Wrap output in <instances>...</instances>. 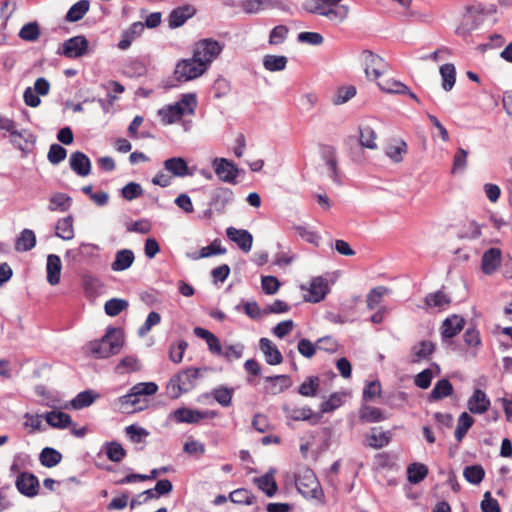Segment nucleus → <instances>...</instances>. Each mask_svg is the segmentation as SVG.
<instances>
[{
    "label": "nucleus",
    "mask_w": 512,
    "mask_h": 512,
    "mask_svg": "<svg viewBox=\"0 0 512 512\" xmlns=\"http://www.w3.org/2000/svg\"><path fill=\"white\" fill-rule=\"evenodd\" d=\"M124 335L120 328H109L101 340L89 343V351L95 358H108L120 352Z\"/></svg>",
    "instance_id": "f257e3e1"
},
{
    "label": "nucleus",
    "mask_w": 512,
    "mask_h": 512,
    "mask_svg": "<svg viewBox=\"0 0 512 512\" xmlns=\"http://www.w3.org/2000/svg\"><path fill=\"white\" fill-rule=\"evenodd\" d=\"M0 130L4 131V136L7 134L11 138V143L21 151L25 150L22 141L31 145L35 143V137L32 133L27 130H19L17 123L6 116L0 115Z\"/></svg>",
    "instance_id": "423d86ee"
},
{
    "label": "nucleus",
    "mask_w": 512,
    "mask_h": 512,
    "mask_svg": "<svg viewBox=\"0 0 512 512\" xmlns=\"http://www.w3.org/2000/svg\"><path fill=\"white\" fill-rule=\"evenodd\" d=\"M213 169L218 178L225 183L235 184L239 174L237 166L226 158H215Z\"/></svg>",
    "instance_id": "9d476101"
},
{
    "label": "nucleus",
    "mask_w": 512,
    "mask_h": 512,
    "mask_svg": "<svg viewBox=\"0 0 512 512\" xmlns=\"http://www.w3.org/2000/svg\"><path fill=\"white\" fill-rule=\"evenodd\" d=\"M259 347L269 365H279L283 362V356L277 346L268 338H261Z\"/></svg>",
    "instance_id": "4468645a"
},
{
    "label": "nucleus",
    "mask_w": 512,
    "mask_h": 512,
    "mask_svg": "<svg viewBox=\"0 0 512 512\" xmlns=\"http://www.w3.org/2000/svg\"><path fill=\"white\" fill-rule=\"evenodd\" d=\"M198 368H187L173 376L166 386V393L171 399L179 398L183 393L192 390L199 378Z\"/></svg>",
    "instance_id": "7ed1b4c3"
},
{
    "label": "nucleus",
    "mask_w": 512,
    "mask_h": 512,
    "mask_svg": "<svg viewBox=\"0 0 512 512\" xmlns=\"http://www.w3.org/2000/svg\"><path fill=\"white\" fill-rule=\"evenodd\" d=\"M223 44L212 38H205L197 41L193 46V56L199 63L204 64L206 69L220 55Z\"/></svg>",
    "instance_id": "39448f33"
},
{
    "label": "nucleus",
    "mask_w": 512,
    "mask_h": 512,
    "mask_svg": "<svg viewBox=\"0 0 512 512\" xmlns=\"http://www.w3.org/2000/svg\"><path fill=\"white\" fill-rule=\"evenodd\" d=\"M193 332L197 337L206 341L208 349L212 354L217 356L222 355V346L220 341L212 332L202 327H195Z\"/></svg>",
    "instance_id": "4be33fe9"
},
{
    "label": "nucleus",
    "mask_w": 512,
    "mask_h": 512,
    "mask_svg": "<svg viewBox=\"0 0 512 512\" xmlns=\"http://www.w3.org/2000/svg\"><path fill=\"white\" fill-rule=\"evenodd\" d=\"M207 71L204 64L196 61L194 56L177 62L174 77L178 82H188L202 76Z\"/></svg>",
    "instance_id": "0eeeda50"
},
{
    "label": "nucleus",
    "mask_w": 512,
    "mask_h": 512,
    "mask_svg": "<svg viewBox=\"0 0 512 512\" xmlns=\"http://www.w3.org/2000/svg\"><path fill=\"white\" fill-rule=\"evenodd\" d=\"M341 0H306L303 3L305 11L325 16L330 20L343 21L348 15V7L339 3Z\"/></svg>",
    "instance_id": "f03ea898"
},
{
    "label": "nucleus",
    "mask_w": 512,
    "mask_h": 512,
    "mask_svg": "<svg viewBox=\"0 0 512 512\" xmlns=\"http://www.w3.org/2000/svg\"><path fill=\"white\" fill-rule=\"evenodd\" d=\"M95 398L91 391H83L72 400L71 404L75 409H81L90 406Z\"/></svg>",
    "instance_id": "69168bd1"
},
{
    "label": "nucleus",
    "mask_w": 512,
    "mask_h": 512,
    "mask_svg": "<svg viewBox=\"0 0 512 512\" xmlns=\"http://www.w3.org/2000/svg\"><path fill=\"white\" fill-rule=\"evenodd\" d=\"M226 249L221 246V242L219 239H215L212 241V243L208 246L203 247L200 250V254L196 259L198 258H207L218 254H225Z\"/></svg>",
    "instance_id": "0e129e2a"
},
{
    "label": "nucleus",
    "mask_w": 512,
    "mask_h": 512,
    "mask_svg": "<svg viewBox=\"0 0 512 512\" xmlns=\"http://www.w3.org/2000/svg\"><path fill=\"white\" fill-rule=\"evenodd\" d=\"M128 302L125 299L112 298L106 301L104 305L105 313L109 316H117L128 308Z\"/></svg>",
    "instance_id": "603ef678"
},
{
    "label": "nucleus",
    "mask_w": 512,
    "mask_h": 512,
    "mask_svg": "<svg viewBox=\"0 0 512 512\" xmlns=\"http://www.w3.org/2000/svg\"><path fill=\"white\" fill-rule=\"evenodd\" d=\"M61 459V453L55 450L54 448L50 447L44 448L41 451L39 457L40 463L47 468L56 466L58 463H60Z\"/></svg>",
    "instance_id": "49530a36"
},
{
    "label": "nucleus",
    "mask_w": 512,
    "mask_h": 512,
    "mask_svg": "<svg viewBox=\"0 0 512 512\" xmlns=\"http://www.w3.org/2000/svg\"><path fill=\"white\" fill-rule=\"evenodd\" d=\"M328 286L323 278L318 277L312 280L308 290L309 295L306 300L309 302L317 303L323 300L327 294Z\"/></svg>",
    "instance_id": "393cba45"
},
{
    "label": "nucleus",
    "mask_w": 512,
    "mask_h": 512,
    "mask_svg": "<svg viewBox=\"0 0 512 512\" xmlns=\"http://www.w3.org/2000/svg\"><path fill=\"white\" fill-rule=\"evenodd\" d=\"M465 320L459 315L446 318L441 326V335L444 339L455 337L464 327Z\"/></svg>",
    "instance_id": "6ab92c4d"
},
{
    "label": "nucleus",
    "mask_w": 512,
    "mask_h": 512,
    "mask_svg": "<svg viewBox=\"0 0 512 512\" xmlns=\"http://www.w3.org/2000/svg\"><path fill=\"white\" fill-rule=\"evenodd\" d=\"M474 424V419L467 412H463L458 419V424L455 430V438L458 442L462 441L468 430Z\"/></svg>",
    "instance_id": "09e8293b"
},
{
    "label": "nucleus",
    "mask_w": 512,
    "mask_h": 512,
    "mask_svg": "<svg viewBox=\"0 0 512 512\" xmlns=\"http://www.w3.org/2000/svg\"><path fill=\"white\" fill-rule=\"evenodd\" d=\"M254 483L268 497L274 496L278 490V485L276 483L275 477L271 472H268L258 478H255Z\"/></svg>",
    "instance_id": "c85d7f7f"
},
{
    "label": "nucleus",
    "mask_w": 512,
    "mask_h": 512,
    "mask_svg": "<svg viewBox=\"0 0 512 512\" xmlns=\"http://www.w3.org/2000/svg\"><path fill=\"white\" fill-rule=\"evenodd\" d=\"M36 245L35 233L30 229H24L15 243V249L17 251H30Z\"/></svg>",
    "instance_id": "c9c22d12"
},
{
    "label": "nucleus",
    "mask_w": 512,
    "mask_h": 512,
    "mask_svg": "<svg viewBox=\"0 0 512 512\" xmlns=\"http://www.w3.org/2000/svg\"><path fill=\"white\" fill-rule=\"evenodd\" d=\"M134 259V253L131 250H119L115 255V259L111 264V268L113 271H124L133 264Z\"/></svg>",
    "instance_id": "cd10ccee"
},
{
    "label": "nucleus",
    "mask_w": 512,
    "mask_h": 512,
    "mask_svg": "<svg viewBox=\"0 0 512 512\" xmlns=\"http://www.w3.org/2000/svg\"><path fill=\"white\" fill-rule=\"evenodd\" d=\"M377 85L385 93L405 94L406 92H408L407 85L394 79H385L379 81L377 82Z\"/></svg>",
    "instance_id": "c03bdc74"
},
{
    "label": "nucleus",
    "mask_w": 512,
    "mask_h": 512,
    "mask_svg": "<svg viewBox=\"0 0 512 512\" xmlns=\"http://www.w3.org/2000/svg\"><path fill=\"white\" fill-rule=\"evenodd\" d=\"M120 409L125 413L141 411L147 407V400L140 396L133 395L132 391L119 398Z\"/></svg>",
    "instance_id": "a211bd4d"
},
{
    "label": "nucleus",
    "mask_w": 512,
    "mask_h": 512,
    "mask_svg": "<svg viewBox=\"0 0 512 512\" xmlns=\"http://www.w3.org/2000/svg\"><path fill=\"white\" fill-rule=\"evenodd\" d=\"M454 388L448 379L438 380L428 396L429 402H436L453 394Z\"/></svg>",
    "instance_id": "b1692460"
},
{
    "label": "nucleus",
    "mask_w": 512,
    "mask_h": 512,
    "mask_svg": "<svg viewBox=\"0 0 512 512\" xmlns=\"http://www.w3.org/2000/svg\"><path fill=\"white\" fill-rule=\"evenodd\" d=\"M265 381L270 383L267 387V391L273 395L284 392L292 384L288 375L267 376Z\"/></svg>",
    "instance_id": "a878e982"
},
{
    "label": "nucleus",
    "mask_w": 512,
    "mask_h": 512,
    "mask_svg": "<svg viewBox=\"0 0 512 512\" xmlns=\"http://www.w3.org/2000/svg\"><path fill=\"white\" fill-rule=\"evenodd\" d=\"M56 236L63 240H71L74 237L73 217L67 216L59 219L56 227Z\"/></svg>",
    "instance_id": "e433bc0d"
},
{
    "label": "nucleus",
    "mask_w": 512,
    "mask_h": 512,
    "mask_svg": "<svg viewBox=\"0 0 512 512\" xmlns=\"http://www.w3.org/2000/svg\"><path fill=\"white\" fill-rule=\"evenodd\" d=\"M47 282L50 285H57L60 282L61 270H62V262L58 255L50 254L47 257Z\"/></svg>",
    "instance_id": "412c9836"
},
{
    "label": "nucleus",
    "mask_w": 512,
    "mask_h": 512,
    "mask_svg": "<svg viewBox=\"0 0 512 512\" xmlns=\"http://www.w3.org/2000/svg\"><path fill=\"white\" fill-rule=\"evenodd\" d=\"M463 477L470 484L478 485L485 477V470L479 464L466 466L463 470Z\"/></svg>",
    "instance_id": "79ce46f5"
},
{
    "label": "nucleus",
    "mask_w": 512,
    "mask_h": 512,
    "mask_svg": "<svg viewBox=\"0 0 512 512\" xmlns=\"http://www.w3.org/2000/svg\"><path fill=\"white\" fill-rule=\"evenodd\" d=\"M320 385V379L317 376L308 377L298 389V392L305 397L315 396Z\"/></svg>",
    "instance_id": "864d4df0"
},
{
    "label": "nucleus",
    "mask_w": 512,
    "mask_h": 512,
    "mask_svg": "<svg viewBox=\"0 0 512 512\" xmlns=\"http://www.w3.org/2000/svg\"><path fill=\"white\" fill-rule=\"evenodd\" d=\"M424 302L428 308H437L439 310H444L451 304V299L443 291L438 290L436 292L429 293L428 295H426Z\"/></svg>",
    "instance_id": "c756f323"
},
{
    "label": "nucleus",
    "mask_w": 512,
    "mask_h": 512,
    "mask_svg": "<svg viewBox=\"0 0 512 512\" xmlns=\"http://www.w3.org/2000/svg\"><path fill=\"white\" fill-rule=\"evenodd\" d=\"M365 74L369 80H378L389 70L388 63L370 50L363 51Z\"/></svg>",
    "instance_id": "6e6552de"
},
{
    "label": "nucleus",
    "mask_w": 512,
    "mask_h": 512,
    "mask_svg": "<svg viewBox=\"0 0 512 512\" xmlns=\"http://www.w3.org/2000/svg\"><path fill=\"white\" fill-rule=\"evenodd\" d=\"M39 35V26L35 22L25 24L19 32V37L26 41H35L38 39Z\"/></svg>",
    "instance_id": "680f3d73"
},
{
    "label": "nucleus",
    "mask_w": 512,
    "mask_h": 512,
    "mask_svg": "<svg viewBox=\"0 0 512 512\" xmlns=\"http://www.w3.org/2000/svg\"><path fill=\"white\" fill-rule=\"evenodd\" d=\"M89 42L84 36H74L63 43L62 54L67 58H79L88 51Z\"/></svg>",
    "instance_id": "9b49d317"
},
{
    "label": "nucleus",
    "mask_w": 512,
    "mask_h": 512,
    "mask_svg": "<svg viewBox=\"0 0 512 512\" xmlns=\"http://www.w3.org/2000/svg\"><path fill=\"white\" fill-rule=\"evenodd\" d=\"M367 440L370 447L380 449L389 444L391 435L389 432H377L376 428H373Z\"/></svg>",
    "instance_id": "8fccbe9b"
},
{
    "label": "nucleus",
    "mask_w": 512,
    "mask_h": 512,
    "mask_svg": "<svg viewBox=\"0 0 512 512\" xmlns=\"http://www.w3.org/2000/svg\"><path fill=\"white\" fill-rule=\"evenodd\" d=\"M501 263V250L498 248L488 249L482 256L481 266L485 274L494 273Z\"/></svg>",
    "instance_id": "aec40b11"
},
{
    "label": "nucleus",
    "mask_w": 512,
    "mask_h": 512,
    "mask_svg": "<svg viewBox=\"0 0 512 512\" xmlns=\"http://www.w3.org/2000/svg\"><path fill=\"white\" fill-rule=\"evenodd\" d=\"M435 351V345L433 342L423 340L412 347L413 356L416 358L415 361L421 359H428Z\"/></svg>",
    "instance_id": "a18cd8bd"
},
{
    "label": "nucleus",
    "mask_w": 512,
    "mask_h": 512,
    "mask_svg": "<svg viewBox=\"0 0 512 512\" xmlns=\"http://www.w3.org/2000/svg\"><path fill=\"white\" fill-rule=\"evenodd\" d=\"M407 143L402 140H394L386 147V155L395 163H400L404 155L407 153Z\"/></svg>",
    "instance_id": "2f4dec72"
},
{
    "label": "nucleus",
    "mask_w": 512,
    "mask_h": 512,
    "mask_svg": "<svg viewBox=\"0 0 512 512\" xmlns=\"http://www.w3.org/2000/svg\"><path fill=\"white\" fill-rule=\"evenodd\" d=\"M288 63V59L283 55L267 54L263 57V66L270 72L283 71Z\"/></svg>",
    "instance_id": "f704fd0d"
},
{
    "label": "nucleus",
    "mask_w": 512,
    "mask_h": 512,
    "mask_svg": "<svg viewBox=\"0 0 512 512\" xmlns=\"http://www.w3.org/2000/svg\"><path fill=\"white\" fill-rule=\"evenodd\" d=\"M233 503L252 505L256 502V497L253 493L245 488L236 489L229 495Z\"/></svg>",
    "instance_id": "3c124183"
},
{
    "label": "nucleus",
    "mask_w": 512,
    "mask_h": 512,
    "mask_svg": "<svg viewBox=\"0 0 512 512\" xmlns=\"http://www.w3.org/2000/svg\"><path fill=\"white\" fill-rule=\"evenodd\" d=\"M185 114H187L186 108H180V104L169 105L166 108L159 110V115L165 124L177 122Z\"/></svg>",
    "instance_id": "7c9ffc66"
},
{
    "label": "nucleus",
    "mask_w": 512,
    "mask_h": 512,
    "mask_svg": "<svg viewBox=\"0 0 512 512\" xmlns=\"http://www.w3.org/2000/svg\"><path fill=\"white\" fill-rule=\"evenodd\" d=\"M467 406L471 413L482 414L488 410L490 400L484 391L475 389L472 396L468 399Z\"/></svg>",
    "instance_id": "dca6fc26"
},
{
    "label": "nucleus",
    "mask_w": 512,
    "mask_h": 512,
    "mask_svg": "<svg viewBox=\"0 0 512 512\" xmlns=\"http://www.w3.org/2000/svg\"><path fill=\"white\" fill-rule=\"evenodd\" d=\"M481 510L482 512H501L498 501L492 498L489 491L484 494V498L481 502Z\"/></svg>",
    "instance_id": "774afa93"
},
{
    "label": "nucleus",
    "mask_w": 512,
    "mask_h": 512,
    "mask_svg": "<svg viewBox=\"0 0 512 512\" xmlns=\"http://www.w3.org/2000/svg\"><path fill=\"white\" fill-rule=\"evenodd\" d=\"M284 411L290 419L295 421L311 420L314 416L313 411L307 406L299 408H289L285 406Z\"/></svg>",
    "instance_id": "5fc2aeb1"
},
{
    "label": "nucleus",
    "mask_w": 512,
    "mask_h": 512,
    "mask_svg": "<svg viewBox=\"0 0 512 512\" xmlns=\"http://www.w3.org/2000/svg\"><path fill=\"white\" fill-rule=\"evenodd\" d=\"M121 194L124 199L132 201L143 195V189L139 183L129 182L122 188Z\"/></svg>",
    "instance_id": "bf43d9fd"
},
{
    "label": "nucleus",
    "mask_w": 512,
    "mask_h": 512,
    "mask_svg": "<svg viewBox=\"0 0 512 512\" xmlns=\"http://www.w3.org/2000/svg\"><path fill=\"white\" fill-rule=\"evenodd\" d=\"M428 475V468L422 463H412L407 468V478L412 484H418Z\"/></svg>",
    "instance_id": "4c0bfd02"
},
{
    "label": "nucleus",
    "mask_w": 512,
    "mask_h": 512,
    "mask_svg": "<svg viewBox=\"0 0 512 512\" xmlns=\"http://www.w3.org/2000/svg\"><path fill=\"white\" fill-rule=\"evenodd\" d=\"M289 29L285 25H278L274 27L269 35V44L270 45H280L282 44L288 36Z\"/></svg>",
    "instance_id": "052dcab7"
},
{
    "label": "nucleus",
    "mask_w": 512,
    "mask_h": 512,
    "mask_svg": "<svg viewBox=\"0 0 512 512\" xmlns=\"http://www.w3.org/2000/svg\"><path fill=\"white\" fill-rule=\"evenodd\" d=\"M295 484L299 493L306 499L324 501V492L315 473L310 468H303L296 476Z\"/></svg>",
    "instance_id": "20e7f679"
},
{
    "label": "nucleus",
    "mask_w": 512,
    "mask_h": 512,
    "mask_svg": "<svg viewBox=\"0 0 512 512\" xmlns=\"http://www.w3.org/2000/svg\"><path fill=\"white\" fill-rule=\"evenodd\" d=\"M67 150L59 144H52L49 148L47 158L52 165H58L65 160Z\"/></svg>",
    "instance_id": "13d9d810"
},
{
    "label": "nucleus",
    "mask_w": 512,
    "mask_h": 512,
    "mask_svg": "<svg viewBox=\"0 0 512 512\" xmlns=\"http://www.w3.org/2000/svg\"><path fill=\"white\" fill-rule=\"evenodd\" d=\"M130 391H132V396L136 395L143 398L145 396H152L156 394L158 386L154 382H141L135 384Z\"/></svg>",
    "instance_id": "6e6d98bb"
},
{
    "label": "nucleus",
    "mask_w": 512,
    "mask_h": 512,
    "mask_svg": "<svg viewBox=\"0 0 512 512\" xmlns=\"http://www.w3.org/2000/svg\"><path fill=\"white\" fill-rule=\"evenodd\" d=\"M389 292L390 290L385 286H377L371 289L366 299L367 308L370 310L376 308Z\"/></svg>",
    "instance_id": "de8ad7c7"
},
{
    "label": "nucleus",
    "mask_w": 512,
    "mask_h": 512,
    "mask_svg": "<svg viewBox=\"0 0 512 512\" xmlns=\"http://www.w3.org/2000/svg\"><path fill=\"white\" fill-rule=\"evenodd\" d=\"M188 347V343L185 340H179L169 348V358L174 363H180L183 359L185 350Z\"/></svg>",
    "instance_id": "e2e57ef3"
},
{
    "label": "nucleus",
    "mask_w": 512,
    "mask_h": 512,
    "mask_svg": "<svg viewBox=\"0 0 512 512\" xmlns=\"http://www.w3.org/2000/svg\"><path fill=\"white\" fill-rule=\"evenodd\" d=\"M164 168L175 177H184L192 175L189 172L187 162L182 157H172L164 161Z\"/></svg>",
    "instance_id": "5701e85b"
},
{
    "label": "nucleus",
    "mask_w": 512,
    "mask_h": 512,
    "mask_svg": "<svg viewBox=\"0 0 512 512\" xmlns=\"http://www.w3.org/2000/svg\"><path fill=\"white\" fill-rule=\"evenodd\" d=\"M233 198L234 193L231 189L219 187L213 192L210 204L217 209H223L233 201Z\"/></svg>",
    "instance_id": "bb28decb"
},
{
    "label": "nucleus",
    "mask_w": 512,
    "mask_h": 512,
    "mask_svg": "<svg viewBox=\"0 0 512 512\" xmlns=\"http://www.w3.org/2000/svg\"><path fill=\"white\" fill-rule=\"evenodd\" d=\"M90 7L88 0H80L73 4L66 14V20L69 22H77L81 20L88 12Z\"/></svg>",
    "instance_id": "ea45409f"
},
{
    "label": "nucleus",
    "mask_w": 512,
    "mask_h": 512,
    "mask_svg": "<svg viewBox=\"0 0 512 512\" xmlns=\"http://www.w3.org/2000/svg\"><path fill=\"white\" fill-rule=\"evenodd\" d=\"M215 416L216 413L213 411H199L187 407H180L171 412L169 418L176 423L197 424L203 419L214 418Z\"/></svg>",
    "instance_id": "1a4fd4ad"
},
{
    "label": "nucleus",
    "mask_w": 512,
    "mask_h": 512,
    "mask_svg": "<svg viewBox=\"0 0 512 512\" xmlns=\"http://www.w3.org/2000/svg\"><path fill=\"white\" fill-rule=\"evenodd\" d=\"M106 455L113 462H120L126 455V451L120 443L110 442L106 444Z\"/></svg>",
    "instance_id": "4d7b16f0"
},
{
    "label": "nucleus",
    "mask_w": 512,
    "mask_h": 512,
    "mask_svg": "<svg viewBox=\"0 0 512 512\" xmlns=\"http://www.w3.org/2000/svg\"><path fill=\"white\" fill-rule=\"evenodd\" d=\"M362 422L375 423L385 420V416L381 409L373 406H362L359 412Z\"/></svg>",
    "instance_id": "a19ab883"
},
{
    "label": "nucleus",
    "mask_w": 512,
    "mask_h": 512,
    "mask_svg": "<svg viewBox=\"0 0 512 512\" xmlns=\"http://www.w3.org/2000/svg\"><path fill=\"white\" fill-rule=\"evenodd\" d=\"M196 9L191 5L178 7L169 14L168 22L171 28L182 26L189 18L194 16Z\"/></svg>",
    "instance_id": "f3484780"
},
{
    "label": "nucleus",
    "mask_w": 512,
    "mask_h": 512,
    "mask_svg": "<svg viewBox=\"0 0 512 512\" xmlns=\"http://www.w3.org/2000/svg\"><path fill=\"white\" fill-rule=\"evenodd\" d=\"M377 133L370 126L359 127V144L362 148L376 150Z\"/></svg>",
    "instance_id": "72a5a7b5"
},
{
    "label": "nucleus",
    "mask_w": 512,
    "mask_h": 512,
    "mask_svg": "<svg viewBox=\"0 0 512 512\" xmlns=\"http://www.w3.org/2000/svg\"><path fill=\"white\" fill-rule=\"evenodd\" d=\"M72 199L65 193H55L49 199L48 209L50 211H66L71 206Z\"/></svg>",
    "instance_id": "37998d69"
},
{
    "label": "nucleus",
    "mask_w": 512,
    "mask_h": 512,
    "mask_svg": "<svg viewBox=\"0 0 512 512\" xmlns=\"http://www.w3.org/2000/svg\"><path fill=\"white\" fill-rule=\"evenodd\" d=\"M45 420L50 426L58 429H64L72 423L71 416L62 411L47 412Z\"/></svg>",
    "instance_id": "473e14b6"
},
{
    "label": "nucleus",
    "mask_w": 512,
    "mask_h": 512,
    "mask_svg": "<svg viewBox=\"0 0 512 512\" xmlns=\"http://www.w3.org/2000/svg\"><path fill=\"white\" fill-rule=\"evenodd\" d=\"M226 235L232 242H235L243 252L248 253L251 250L253 236L248 230L229 227L226 230Z\"/></svg>",
    "instance_id": "ddd939ff"
},
{
    "label": "nucleus",
    "mask_w": 512,
    "mask_h": 512,
    "mask_svg": "<svg viewBox=\"0 0 512 512\" xmlns=\"http://www.w3.org/2000/svg\"><path fill=\"white\" fill-rule=\"evenodd\" d=\"M440 75L442 78V88L450 91L456 82V69L451 63L444 64L440 67Z\"/></svg>",
    "instance_id": "58836bf2"
},
{
    "label": "nucleus",
    "mask_w": 512,
    "mask_h": 512,
    "mask_svg": "<svg viewBox=\"0 0 512 512\" xmlns=\"http://www.w3.org/2000/svg\"><path fill=\"white\" fill-rule=\"evenodd\" d=\"M17 490L26 497H34L38 494V478L31 473L21 472L15 482Z\"/></svg>",
    "instance_id": "f8f14e48"
},
{
    "label": "nucleus",
    "mask_w": 512,
    "mask_h": 512,
    "mask_svg": "<svg viewBox=\"0 0 512 512\" xmlns=\"http://www.w3.org/2000/svg\"><path fill=\"white\" fill-rule=\"evenodd\" d=\"M69 164L70 168L81 177H85L91 172V161L83 152H73L70 155Z\"/></svg>",
    "instance_id": "2eb2a0df"
},
{
    "label": "nucleus",
    "mask_w": 512,
    "mask_h": 512,
    "mask_svg": "<svg viewBox=\"0 0 512 512\" xmlns=\"http://www.w3.org/2000/svg\"><path fill=\"white\" fill-rule=\"evenodd\" d=\"M125 432L133 443H140L149 435V432L146 429L136 425L127 426L125 428Z\"/></svg>",
    "instance_id": "338daca9"
}]
</instances>
